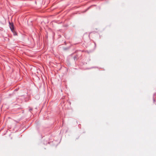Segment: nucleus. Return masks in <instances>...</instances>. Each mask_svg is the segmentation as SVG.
Listing matches in <instances>:
<instances>
[{"instance_id":"1","label":"nucleus","mask_w":156,"mask_h":156,"mask_svg":"<svg viewBox=\"0 0 156 156\" xmlns=\"http://www.w3.org/2000/svg\"><path fill=\"white\" fill-rule=\"evenodd\" d=\"M9 27L12 31V32L13 33L15 32L14 25L12 23H9Z\"/></svg>"}]
</instances>
